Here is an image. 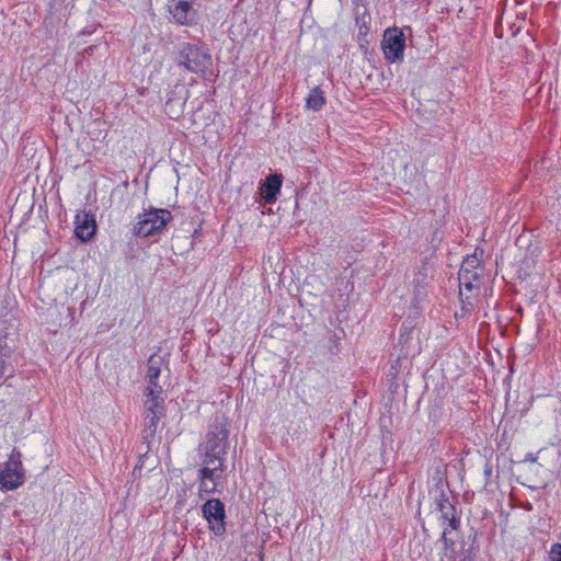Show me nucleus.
<instances>
[{
	"mask_svg": "<svg viewBox=\"0 0 561 561\" xmlns=\"http://www.w3.org/2000/svg\"><path fill=\"white\" fill-rule=\"evenodd\" d=\"M176 49V66L188 72L202 73L211 65V55L204 44L184 42Z\"/></svg>",
	"mask_w": 561,
	"mask_h": 561,
	"instance_id": "1",
	"label": "nucleus"
},
{
	"mask_svg": "<svg viewBox=\"0 0 561 561\" xmlns=\"http://www.w3.org/2000/svg\"><path fill=\"white\" fill-rule=\"evenodd\" d=\"M172 218L171 211L165 208L144 210L133 227V233L139 238L153 237L161 233Z\"/></svg>",
	"mask_w": 561,
	"mask_h": 561,
	"instance_id": "2",
	"label": "nucleus"
},
{
	"mask_svg": "<svg viewBox=\"0 0 561 561\" xmlns=\"http://www.w3.org/2000/svg\"><path fill=\"white\" fill-rule=\"evenodd\" d=\"M203 517L207 520L208 529L215 537H222L226 534V508L219 499H209L202 505Z\"/></svg>",
	"mask_w": 561,
	"mask_h": 561,
	"instance_id": "3",
	"label": "nucleus"
},
{
	"mask_svg": "<svg viewBox=\"0 0 561 561\" xmlns=\"http://www.w3.org/2000/svg\"><path fill=\"white\" fill-rule=\"evenodd\" d=\"M23 482L21 453L14 448L9 460L0 465V484L5 490H15Z\"/></svg>",
	"mask_w": 561,
	"mask_h": 561,
	"instance_id": "4",
	"label": "nucleus"
},
{
	"mask_svg": "<svg viewBox=\"0 0 561 561\" xmlns=\"http://www.w3.org/2000/svg\"><path fill=\"white\" fill-rule=\"evenodd\" d=\"M385 58L389 62L403 59L405 49V36L398 27L387 28L381 42Z\"/></svg>",
	"mask_w": 561,
	"mask_h": 561,
	"instance_id": "5",
	"label": "nucleus"
},
{
	"mask_svg": "<svg viewBox=\"0 0 561 561\" xmlns=\"http://www.w3.org/2000/svg\"><path fill=\"white\" fill-rule=\"evenodd\" d=\"M228 423L224 417H215L208 426L205 449L227 454L228 447Z\"/></svg>",
	"mask_w": 561,
	"mask_h": 561,
	"instance_id": "6",
	"label": "nucleus"
},
{
	"mask_svg": "<svg viewBox=\"0 0 561 561\" xmlns=\"http://www.w3.org/2000/svg\"><path fill=\"white\" fill-rule=\"evenodd\" d=\"M224 468L221 465L214 468H201L197 473L199 481L198 495L203 497L204 494H213L218 491V485L222 479Z\"/></svg>",
	"mask_w": 561,
	"mask_h": 561,
	"instance_id": "7",
	"label": "nucleus"
},
{
	"mask_svg": "<svg viewBox=\"0 0 561 561\" xmlns=\"http://www.w3.org/2000/svg\"><path fill=\"white\" fill-rule=\"evenodd\" d=\"M169 11L179 24L193 25L195 23L196 11L191 0H170Z\"/></svg>",
	"mask_w": 561,
	"mask_h": 561,
	"instance_id": "8",
	"label": "nucleus"
},
{
	"mask_svg": "<svg viewBox=\"0 0 561 561\" xmlns=\"http://www.w3.org/2000/svg\"><path fill=\"white\" fill-rule=\"evenodd\" d=\"M283 185V175L273 173L260 182L259 192L265 204L272 205L276 203Z\"/></svg>",
	"mask_w": 561,
	"mask_h": 561,
	"instance_id": "9",
	"label": "nucleus"
},
{
	"mask_svg": "<svg viewBox=\"0 0 561 561\" xmlns=\"http://www.w3.org/2000/svg\"><path fill=\"white\" fill-rule=\"evenodd\" d=\"M96 231L94 217L84 213L82 217L77 216L75 233L82 242L90 241Z\"/></svg>",
	"mask_w": 561,
	"mask_h": 561,
	"instance_id": "10",
	"label": "nucleus"
},
{
	"mask_svg": "<svg viewBox=\"0 0 561 561\" xmlns=\"http://www.w3.org/2000/svg\"><path fill=\"white\" fill-rule=\"evenodd\" d=\"M162 402L159 400L146 401L145 403V422L148 431H150L151 435L156 433L158 422L162 414L161 407Z\"/></svg>",
	"mask_w": 561,
	"mask_h": 561,
	"instance_id": "11",
	"label": "nucleus"
},
{
	"mask_svg": "<svg viewBox=\"0 0 561 561\" xmlns=\"http://www.w3.org/2000/svg\"><path fill=\"white\" fill-rule=\"evenodd\" d=\"M430 268L423 266L414 278V300L420 304L426 296V287L430 284Z\"/></svg>",
	"mask_w": 561,
	"mask_h": 561,
	"instance_id": "12",
	"label": "nucleus"
},
{
	"mask_svg": "<svg viewBox=\"0 0 561 561\" xmlns=\"http://www.w3.org/2000/svg\"><path fill=\"white\" fill-rule=\"evenodd\" d=\"M325 102L324 92L320 87L312 88L306 96V107L314 112L320 111Z\"/></svg>",
	"mask_w": 561,
	"mask_h": 561,
	"instance_id": "13",
	"label": "nucleus"
},
{
	"mask_svg": "<svg viewBox=\"0 0 561 561\" xmlns=\"http://www.w3.org/2000/svg\"><path fill=\"white\" fill-rule=\"evenodd\" d=\"M478 262L476 256L467 257L459 271L460 286H465L466 289L471 290L473 288L472 282L469 279L470 267H474Z\"/></svg>",
	"mask_w": 561,
	"mask_h": 561,
	"instance_id": "14",
	"label": "nucleus"
},
{
	"mask_svg": "<svg viewBox=\"0 0 561 561\" xmlns=\"http://www.w3.org/2000/svg\"><path fill=\"white\" fill-rule=\"evenodd\" d=\"M436 506H437V510L440 512L443 519H446V518L457 514L455 505L451 503V501L448 499V496L443 491L440 492L439 496L436 499Z\"/></svg>",
	"mask_w": 561,
	"mask_h": 561,
	"instance_id": "15",
	"label": "nucleus"
},
{
	"mask_svg": "<svg viewBox=\"0 0 561 561\" xmlns=\"http://www.w3.org/2000/svg\"><path fill=\"white\" fill-rule=\"evenodd\" d=\"M163 365V359L159 355H151L148 359V369H147V379L148 380H158L161 374V367Z\"/></svg>",
	"mask_w": 561,
	"mask_h": 561,
	"instance_id": "16",
	"label": "nucleus"
},
{
	"mask_svg": "<svg viewBox=\"0 0 561 561\" xmlns=\"http://www.w3.org/2000/svg\"><path fill=\"white\" fill-rule=\"evenodd\" d=\"M225 454L210 451L205 449V454L203 457V467L202 468H214L215 466L221 465V468L225 469L224 466Z\"/></svg>",
	"mask_w": 561,
	"mask_h": 561,
	"instance_id": "17",
	"label": "nucleus"
},
{
	"mask_svg": "<svg viewBox=\"0 0 561 561\" xmlns=\"http://www.w3.org/2000/svg\"><path fill=\"white\" fill-rule=\"evenodd\" d=\"M145 394L148 398L147 401H153L156 399L163 402V399L161 398L162 387L158 383V380H148Z\"/></svg>",
	"mask_w": 561,
	"mask_h": 561,
	"instance_id": "18",
	"label": "nucleus"
},
{
	"mask_svg": "<svg viewBox=\"0 0 561 561\" xmlns=\"http://www.w3.org/2000/svg\"><path fill=\"white\" fill-rule=\"evenodd\" d=\"M459 517L457 516V514L444 519V531H443V535H442V538L445 542V545L447 546L448 545V541L449 539L447 538V534H448V530H456L458 527H459ZM450 543H453V540L450 539Z\"/></svg>",
	"mask_w": 561,
	"mask_h": 561,
	"instance_id": "19",
	"label": "nucleus"
},
{
	"mask_svg": "<svg viewBox=\"0 0 561 561\" xmlns=\"http://www.w3.org/2000/svg\"><path fill=\"white\" fill-rule=\"evenodd\" d=\"M550 560L561 561V543H553L550 549Z\"/></svg>",
	"mask_w": 561,
	"mask_h": 561,
	"instance_id": "20",
	"label": "nucleus"
},
{
	"mask_svg": "<svg viewBox=\"0 0 561 561\" xmlns=\"http://www.w3.org/2000/svg\"><path fill=\"white\" fill-rule=\"evenodd\" d=\"M471 516L473 519L481 518L482 520L485 519L488 522V513L485 510H482L480 506H474L471 510Z\"/></svg>",
	"mask_w": 561,
	"mask_h": 561,
	"instance_id": "21",
	"label": "nucleus"
},
{
	"mask_svg": "<svg viewBox=\"0 0 561 561\" xmlns=\"http://www.w3.org/2000/svg\"><path fill=\"white\" fill-rule=\"evenodd\" d=\"M340 340V337H337L335 334L332 336L331 341H332V346L330 347V352L332 354H336L339 352V347H337V341Z\"/></svg>",
	"mask_w": 561,
	"mask_h": 561,
	"instance_id": "22",
	"label": "nucleus"
},
{
	"mask_svg": "<svg viewBox=\"0 0 561 561\" xmlns=\"http://www.w3.org/2000/svg\"><path fill=\"white\" fill-rule=\"evenodd\" d=\"M541 453H542V449L537 453V456H535L534 454H527L525 460L530 461V462H536L538 460L539 454H541Z\"/></svg>",
	"mask_w": 561,
	"mask_h": 561,
	"instance_id": "23",
	"label": "nucleus"
},
{
	"mask_svg": "<svg viewBox=\"0 0 561 561\" xmlns=\"http://www.w3.org/2000/svg\"><path fill=\"white\" fill-rule=\"evenodd\" d=\"M491 473V468L489 467L488 462L485 463V467H484V474L485 476H489Z\"/></svg>",
	"mask_w": 561,
	"mask_h": 561,
	"instance_id": "24",
	"label": "nucleus"
}]
</instances>
